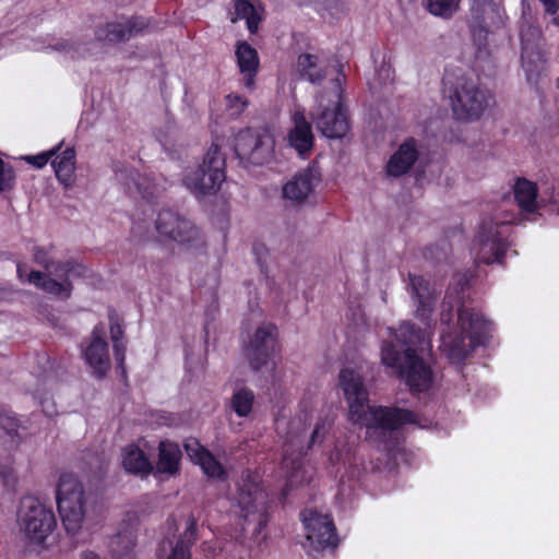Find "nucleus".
Masks as SVG:
<instances>
[{
    "label": "nucleus",
    "mask_w": 559,
    "mask_h": 559,
    "mask_svg": "<svg viewBox=\"0 0 559 559\" xmlns=\"http://www.w3.org/2000/svg\"><path fill=\"white\" fill-rule=\"evenodd\" d=\"M348 402L349 419L366 428L367 439L386 452L399 449L402 441L401 428L412 424L421 429L432 427V420L417 414L389 406L369 405L367 386H344Z\"/></svg>",
    "instance_id": "obj_1"
},
{
    "label": "nucleus",
    "mask_w": 559,
    "mask_h": 559,
    "mask_svg": "<svg viewBox=\"0 0 559 559\" xmlns=\"http://www.w3.org/2000/svg\"><path fill=\"white\" fill-rule=\"evenodd\" d=\"M391 341L381 347L382 362L391 368L405 384H432L436 376L430 366L417 355V346L425 333L414 323L403 322L396 330L390 329Z\"/></svg>",
    "instance_id": "obj_2"
},
{
    "label": "nucleus",
    "mask_w": 559,
    "mask_h": 559,
    "mask_svg": "<svg viewBox=\"0 0 559 559\" xmlns=\"http://www.w3.org/2000/svg\"><path fill=\"white\" fill-rule=\"evenodd\" d=\"M332 425L333 418L330 416L321 417L317 421L309 441L306 443V428L301 419H293L289 423L280 419L276 420L278 433H282L284 426H287V431L284 436L282 460V469L286 477V486L283 491L284 496H287L288 491L295 486L310 481L311 474L305 466L304 455L311 447L320 444L323 441Z\"/></svg>",
    "instance_id": "obj_3"
},
{
    "label": "nucleus",
    "mask_w": 559,
    "mask_h": 559,
    "mask_svg": "<svg viewBox=\"0 0 559 559\" xmlns=\"http://www.w3.org/2000/svg\"><path fill=\"white\" fill-rule=\"evenodd\" d=\"M442 85L443 97L459 121L478 120L489 106L490 93L461 68H447Z\"/></svg>",
    "instance_id": "obj_4"
},
{
    "label": "nucleus",
    "mask_w": 559,
    "mask_h": 559,
    "mask_svg": "<svg viewBox=\"0 0 559 559\" xmlns=\"http://www.w3.org/2000/svg\"><path fill=\"white\" fill-rule=\"evenodd\" d=\"M459 333L441 332L440 348L454 364L462 362L476 347L484 346L491 337L493 324L475 308L461 306L457 310Z\"/></svg>",
    "instance_id": "obj_5"
},
{
    "label": "nucleus",
    "mask_w": 559,
    "mask_h": 559,
    "mask_svg": "<svg viewBox=\"0 0 559 559\" xmlns=\"http://www.w3.org/2000/svg\"><path fill=\"white\" fill-rule=\"evenodd\" d=\"M33 255L45 272H29L27 282L47 294L68 299L73 290L71 278L86 277L88 274L87 267L78 260H53L45 247H35Z\"/></svg>",
    "instance_id": "obj_6"
},
{
    "label": "nucleus",
    "mask_w": 559,
    "mask_h": 559,
    "mask_svg": "<svg viewBox=\"0 0 559 559\" xmlns=\"http://www.w3.org/2000/svg\"><path fill=\"white\" fill-rule=\"evenodd\" d=\"M344 81L345 74L341 68L332 80L331 90L316 97L317 105L311 114L317 129L329 139H342L349 131V118L343 105Z\"/></svg>",
    "instance_id": "obj_7"
},
{
    "label": "nucleus",
    "mask_w": 559,
    "mask_h": 559,
    "mask_svg": "<svg viewBox=\"0 0 559 559\" xmlns=\"http://www.w3.org/2000/svg\"><path fill=\"white\" fill-rule=\"evenodd\" d=\"M57 507L66 531L80 532L86 513V495L82 483L72 473H62L56 491Z\"/></svg>",
    "instance_id": "obj_8"
},
{
    "label": "nucleus",
    "mask_w": 559,
    "mask_h": 559,
    "mask_svg": "<svg viewBox=\"0 0 559 559\" xmlns=\"http://www.w3.org/2000/svg\"><path fill=\"white\" fill-rule=\"evenodd\" d=\"M511 219L485 217L474 239L476 260L486 264L501 263L511 247Z\"/></svg>",
    "instance_id": "obj_9"
},
{
    "label": "nucleus",
    "mask_w": 559,
    "mask_h": 559,
    "mask_svg": "<svg viewBox=\"0 0 559 559\" xmlns=\"http://www.w3.org/2000/svg\"><path fill=\"white\" fill-rule=\"evenodd\" d=\"M17 525L31 546L43 547L57 526L53 511L33 497L21 501Z\"/></svg>",
    "instance_id": "obj_10"
},
{
    "label": "nucleus",
    "mask_w": 559,
    "mask_h": 559,
    "mask_svg": "<svg viewBox=\"0 0 559 559\" xmlns=\"http://www.w3.org/2000/svg\"><path fill=\"white\" fill-rule=\"evenodd\" d=\"M225 156L221 147L212 143L202 164L185 176V186L197 197L215 194L225 180Z\"/></svg>",
    "instance_id": "obj_11"
},
{
    "label": "nucleus",
    "mask_w": 559,
    "mask_h": 559,
    "mask_svg": "<svg viewBox=\"0 0 559 559\" xmlns=\"http://www.w3.org/2000/svg\"><path fill=\"white\" fill-rule=\"evenodd\" d=\"M155 229L164 240L187 248H199L204 243L201 229L189 218L170 209H163L155 219Z\"/></svg>",
    "instance_id": "obj_12"
},
{
    "label": "nucleus",
    "mask_w": 559,
    "mask_h": 559,
    "mask_svg": "<svg viewBox=\"0 0 559 559\" xmlns=\"http://www.w3.org/2000/svg\"><path fill=\"white\" fill-rule=\"evenodd\" d=\"M237 500L245 525L248 528L252 526V534L259 535L269 521L267 495L250 475H247L239 486Z\"/></svg>",
    "instance_id": "obj_13"
},
{
    "label": "nucleus",
    "mask_w": 559,
    "mask_h": 559,
    "mask_svg": "<svg viewBox=\"0 0 559 559\" xmlns=\"http://www.w3.org/2000/svg\"><path fill=\"white\" fill-rule=\"evenodd\" d=\"M234 148L240 163L262 165L272 157L274 139L265 129L247 128L235 136Z\"/></svg>",
    "instance_id": "obj_14"
},
{
    "label": "nucleus",
    "mask_w": 559,
    "mask_h": 559,
    "mask_svg": "<svg viewBox=\"0 0 559 559\" xmlns=\"http://www.w3.org/2000/svg\"><path fill=\"white\" fill-rule=\"evenodd\" d=\"M277 344V328L273 323L263 322L249 336L245 345V356L250 368L259 372L269 369Z\"/></svg>",
    "instance_id": "obj_15"
},
{
    "label": "nucleus",
    "mask_w": 559,
    "mask_h": 559,
    "mask_svg": "<svg viewBox=\"0 0 559 559\" xmlns=\"http://www.w3.org/2000/svg\"><path fill=\"white\" fill-rule=\"evenodd\" d=\"M306 531V537L313 550L336 548L338 536L333 520L328 514H320L316 510L306 509L300 513Z\"/></svg>",
    "instance_id": "obj_16"
},
{
    "label": "nucleus",
    "mask_w": 559,
    "mask_h": 559,
    "mask_svg": "<svg viewBox=\"0 0 559 559\" xmlns=\"http://www.w3.org/2000/svg\"><path fill=\"white\" fill-rule=\"evenodd\" d=\"M408 277V292L416 306V317L428 325L439 292L421 275L409 274Z\"/></svg>",
    "instance_id": "obj_17"
},
{
    "label": "nucleus",
    "mask_w": 559,
    "mask_h": 559,
    "mask_svg": "<svg viewBox=\"0 0 559 559\" xmlns=\"http://www.w3.org/2000/svg\"><path fill=\"white\" fill-rule=\"evenodd\" d=\"M83 356L86 364L92 368L93 373L100 380L110 368L108 344L104 338V328L96 325L93 329L91 338L83 348Z\"/></svg>",
    "instance_id": "obj_18"
},
{
    "label": "nucleus",
    "mask_w": 559,
    "mask_h": 559,
    "mask_svg": "<svg viewBox=\"0 0 559 559\" xmlns=\"http://www.w3.org/2000/svg\"><path fill=\"white\" fill-rule=\"evenodd\" d=\"M148 26L142 16H133L123 22H111L97 28L95 38L100 43H119L140 34Z\"/></svg>",
    "instance_id": "obj_19"
},
{
    "label": "nucleus",
    "mask_w": 559,
    "mask_h": 559,
    "mask_svg": "<svg viewBox=\"0 0 559 559\" xmlns=\"http://www.w3.org/2000/svg\"><path fill=\"white\" fill-rule=\"evenodd\" d=\"M321 180V173L319 167L314 164L309 165L307 168L298 171L289 181L283 187L284 198L300 202L309 197L314 187Z\"/></svg>",
    "instance_id": "obj_20"
},
{
    "label": "nucleus",
    "mask_w": 559,
    "mask_h": 559,
    "mask_svg": "<svg viewBox=\"0 0 559 559\" xmlns=\"http://www.w3.org/2000/svg\"><path fill=\"white\" fill-rule=\"evenodd\" d=\"M183 445L190 460L198 464L207 477L219 480L226 478L224 466L197 439H188Z\"/></svg>",
    "instance_id": "obj_21"
},
{
    "label": "nucleus",
    "mask_w": 559,
    "mask_h": 559,
    "mask_svg": "<svg viewBox=\"0 0 559 559\" xmlns=\"http://www.w3.org/2000/svg\"><path fill=\"white\" fill-rule=\"evenodd\" d=\"M419 157L417 141L406 139L400 144L385 165L386 175L399 178L406 175Z\"/></svg>",
    "instance_id": "obj_22"
},
{
    "label": "nucleus",
    "mask_w": 559,
    "mask_h": 559,
    "mask_svg": "<svg viewBox=\"0 0 559 559\" xmlns=\"http://www.w3.org/2000/svg\"><path fill=\"white\" fill-rule=\"evenodd\" d=\"M294 128L288 133V141L299 155L305 156L313 146L311 124L306 120L304 112L296 111L293 116Z\"/></svg>",
    "instance_id": "obj_23"
},
{
    "label": "nucleus",
    "mask_w": 559,
    "mask_h": 559,
    "mask_svg": "<svg viewBox=\"0 0 559 559\" xmlns=\"http://www.w3.org/2000/svg\"><path fill=\"white\" fill-rule=\"evenodd\" d=\"M373 380V366L362 358L346 361L338 373V384H366Z\"/></svg>",
    "instance_id": "obj_24"
},
{
    "label": "nucleus",
    "mask_w": 559,
    "mask_h": 559,
    "mask_svg": "<svg viewBox=\"0 0 559 559\" xmlns=\"http://www.w3.org/2000/svg\"><path fill=\"white\" fill-rule=\"evenodd\" d=\"M235 53L239 70L243 74L242 84L246 88L252 90L259 67L258 52L248 43L242 41L237 45Z\"/></svg>",
    "instance_id": "obj_25"
},
{
    "label": "nucleus",
    "mask_w": 559,
    "mask_h": 559,
    "mask_svg": "<svg viewBox=\"0 0 559 559\" xmlns=\"http://www.w3.org/2000/svg\"><path fill=\"white\" fill-rule=\"evenodd\" d=\"M329 68L328 59L317 53L305 52L299 55L297 69L302 78L311 83H321Z\"/></svg>",
    "instance_id": "obj_26"
},
{
    "label": "nucleus",
    "mask_w": 559,
    "mask_h": 559,
    "mask_svg": "<svg viewBox=\"0 0 559 559\" xmlns=\"http://www.w3.org/2000/svg\"><path fill=\"white\" fill-rule=\"evenodd\" d=\"M514 199L521 210V213L527 218L528 215L535 214L539 209L537 200V187L534 182L522 178L518 179L514 185Z\"/></svg>",
    "instance_id": "obj_27"
},
{
    "label": "nucleus",
    "mask_w": 559,
    "mask_h": 559,
    "mask_svg": "<svg viewBox=\"0 0 559 559\" xmlns=\"http://www.w3.org/2000/svg\"><path fill=\"white\" fill-rule=\"evenodd\" d=\"M181 451L177 443L171 441H160L158 445V461L156 473L175 475L179 469Z\"/></svg>",
    "instance_id": "obj_28"
},
{
    "label": "nucleus",
    "mask_w": 559,
    "mask_h": 559,
    "mask_svg": "<svg viewBox=\"0 0 559 559\" xmlns=\"http://www.w3.org/2000/svg\"><path fill=\"white\" fill-rule=\"evenodd\" d=\"M122 465L124 469L141 477H146L153 471V465L145 453L136 445L131 444L122 451Z\"/></svg>",
    "instance_id": "obj_29"
},
{
    "label": "nucleus",
    "mask_w": 559,
    "mask_h": 559,
    "mask_svg": "<svg viewBox=\"0 0 559 559\" xmlns=\"http://www.w3.org/2000/svg\"><path fill=\"white\" fill-rule=\"evenodd\" d=\"M521 59L523 67L526 71H537L546 62L545 52L540 49L538 44L533 39L526 37L524 31H521Z\"/></svg>",
    "instance_id": "obj_30"
},
{
    "label": "nucleus",
    "mask_w": 559,
    "mask_h": 559,
    "mask_svg": "<svg viewBox=\"0 0 559 559\" xmlns=\"http://www.w3.org/2000/svg\"><path fill=\"white\" fill-rule=\"evenodd\" d=\"M115 179L131 192L144 193L143 181L144 178L131 166L117 163L115 164Z\"/></svg>",
    "instance_id": "obj_31"
},
{
    "label": "nucleus",
    "mask_w": 559,
    "mask_h": 559,
    "mask_svg": "<svg viewBox=\"0 0 559 559\" xmlns=\"http://www.w3.org/2000/svg\"><path fill=\"white\" fill-rule=\"evenodd\" d=\"M56 176L60 182L69 185L75 169V151L72 147L66 148L51 162Z\"/></svg>",
    "instance_id": "obj_32"
},
{
    "label": "nucleus",
    "mask_w": 559,
    "mask_h": 559,
    "mask_svg": "<svg viewBox=\"0 0 559 559\" xmlns=\"http://www.w3.org/2000/svg\"><path fill=\"white\" fill-rule=\"evenodd\" d=\"M197 539V520L193 515L187 520L185 533L181 535L167 559H190V546Z\"/></svg>",
    "instance_id": "obj_33"
},
{
    "label": "nucleus",
    "mask_w": 559,
    "mask_h": 559,
    "mask_svg": "<svg viewBox=\"0 0 559 559\" xmlns=\"http://www.w3.org/2000/svg\"><path fill=\"white\" fill-rule=\"evenodd\" d=\"M238 20H246L247 27L251 34L258 32L261 19L255 8L248 0H236L235 13L230 21L236 23Z\"/></svg>",
    "instance_id": "obj_34"
},
{
    "label": "nucleus",
    "mask_w": 559,
    "mask_h": 559,
    "mask_svg": "<svg viewBox=\"0 0 559 559\" xmlns=\"http://www.w3.org/2000/svg\"><path fill=\"white\" fill-rule=\"evenodd\" d=\"M135 546V539L131 532H119L110 539V550L116 559H132L131 552Z\"/></svg>",
    "instance_id": "obj_35"
},
{
    "label": "nucleus",
    "mask_w": 559,
    "mask_h": 559,
    "mask_svg": "<svg viewBox=\"0 0 559 559\" xmlns=\"http://www.w3.org/2000/svg\"><path fill=\"white\" fill-rule=\"evenodd\" d=\"M488 4V0H473L472 2L469 26L475 36H483L487 34V23L485 14Z\"/></svg>",
    "instance_id": "obj_36"
},
{
    "label": "nucleus",
    "mask_w": 559,
    "mask_h": 559,
    "mask_svg": "<svg viewBox=\"0 0 559 559\" xmlns=\"http://www.w3.org/2000/svg\"><path fill=\"white\" fill-rule=\"evenodd\" d=\"M460 0H424L426 10L435 16L450 19L459 9Z\"/></svg>",
    "instance_id": "obj_37"
},
{
    "label": "nucleus",
    "mask_w": 559,
    "mask_h": 559,
    "mask_svg": "<svg viewBox=\"0 0 559 559\" xmlns=\"http://www.w3.org/2000/svg\"><path fill=\"white\" fill-rule=\"evenodd\" d=\"M316 10L323 19H338L347 8L343 0H313Z\"/></svg>",
    "instance_id": "obj_38"
},
{
    "label": "nucleus",
    "mask_w": 559,
    "mask_h": 559,
    "mask_svg": "<svg viewBox=\"0 0 559 559\" xmlns=\"http://www.w3.org/2000/svg\"><path fill=\"white\" fill-rule=\"evenodd\" d=\"M253 400V392L246 386L241 388L233 395L231 407L238 416L245 417L251 412Z\"/></svg>",
    "instance_id": "obj_39"
},
{
    "label": "nucleus",
    "mask_w": 559,
    "mask_h": 559,
    "mask_svg": "<svg viewBox=\"0 0 559 559\" xmlns=\"http://www.w3.org/2000/svg\"><path fill=\"white\" fill-rule=\"evenodd\" d=\"M123 331L118 322H110V337L114 345V356L119 367H123L126 358V343L122 340Z\"/></svg>",
    "instance_id": "obj_40"
},
{
    "label": "nucleus",
    "mask_w": 559,
    "mask_h": 559,
    "mask_svg": "<svg viewBox=\"0 0 559 559\" xmlns=\"http://www.w3.org/2000/svg\"><path fill=\"white\" fill-rule=\"evenodd\" d=\"M51 49L69 55L71 58H84L88 53V48L85 44L61 39L51 46Z\"/></svg>",
    "instance_id": "obj_41"
},
{
    "label": "nucleus",
    "mask_w": 559,
    "mask_h": 559,
    "mask_svg": "<svg viewBox=\"0 0 559 559\" xmlns=\"http://www.w3.org/2000/svg\"><path fill=\"white\" fill-rule=\"evenodd\" d=\"M204 369V364L201 355L193 353H186V380L188 382L199 381L200 376Z\"/></svg>",
    "instance_id": "obj_42"
},
{
    "label": "nucleus",
    "mask_w": 559,
    "mask_h": 559,
    "mask_svg": "<svg viewBox=\"0 0 559 559\" xmlns=\"http://www.w3.org/2000/svg\"><path fill=\"white\" fill-rule=\"evenodd\" d=\"M20 420L15 413L5 406H0V428L3 429L12 438L17 435Z\"/></svg>",
    "instance_id": "obj_43"
},
{
    "label": "nucleus",
    "mask_w": 559,
    "mask_h": 559,
    "mask_svg": "<svg viewBox=\"0 0 559 559\" xmlns=\"http://www.w3.org/2000/svg\"><path fill=\"white\" fill-rule=\"evenodd\" d=\"M226 110L233 118H238L248 107L249 100L237 94L226 96Z\"/></svg>",
    "instance_id": "obj_44"
},
{
    "label": "nucleus",
    "mask_w": 559,
    "mask_h": 559,
    "mask_svg": "<svg viewBox=\"0 0 559 559\" xmlns=\"http://www.w3.org/2000/svg\"><path fill=\"white\" fill-rule=\"evenodd\" d=\"M15 175L13 167L0 158V193L13 188Z\"/></svg>",
    "instance_id": "obj_45"
},
{
    "label": "nucleus",
    "mask_w": 559,
    "mask_h": 559,
    "mask_svg": "<svg viewBox=\"0 0 559 559\" xmlns=\"http://www.w3.org/2000/svg\"><path fill=\"white\" fill-rule=\"evenodd\" d=\"M58 148H59V146L56 148H52L51 151H49L47 153H43V154L35 155V156H27L25 159L29 164L34 165L35 167L41 168L49 162L50 157L56 154V150H58Z\"/></svg>",
    "instance_id": "obj_46"
},
{
    "label": "nucleus",
    "mask_w": 559,
    "mask_h": 559,
    "mask_svg": "<svg viewBox=\"0 0 559 559\" xmlns=\"http://www.w3.org/2000/svg\"><path fill=\"white\" fill-rule=\"evenodd\" d=\"M408 388H409V392H411L412 396L421 399V397L430 396L431 389H433L435 386L425 385V386H408Z\"/></svg>",
    "instance_id": "obj_47"
},
{
    "label": "nucleus",
    "mask_w": 559,
    "mask_h": 559,
    "mask_svg": "<svg viewBox=\"0 0 559 559\" xmlns=\"http://www.w3.org/2000/svg\"><path fill=\"white\" fill-rule=\"evenodd\" d=\"M547 14L555 15L559 10V0H538Z\"/></svg>",
    "instance_id": "obj_48"
},
{
    "label": "nucleus",
    "mask_w": 559,
    "mask_h": 559,
    "mask_svg": "<svg viewBox=\"0 0 559 559\" xmlns=\"http://www.w3.org/2000/svg\"><path fill=\"white\" fill-rule=\"evenodd\" d=\"M0 477L2 478L5 486H9L14 480L13 469L9 465L1 466Z\"/></svg>",
    "instance_id": "obj_49"
},
{
    "label": "nucleus",
    "mask_w": 559,
    "mask_h": 559,
    "mask_svg": "<svg viewBox=\"0 0 559 559\" xmlns=\"http://www.w3.org/2000/svg\"><path fill=\"white\" fill-rule=\"evenodd\" d=\"M449 297V293L447 294V297ZM453 308V305L448 301L447 299H444V301L442 302V313H441V322L442 324H448V322L450 321V317H451V310Z\"/></svg>",
    "instance_id": "obj_50"
},
{
    "label": "nucleus",
    "mask_w": 559,
    "mask_h": 559,
    "mask_svg": "<svg viewBox=\"0 0 559 559\" xmlns=\"http://www.w3.org/2000/svg\"><path fill=\"white\" fill-rule=\"evenodd\" d=\"M16 272L21 281H24V276L27 277L28 275V273L26 274L25 267L22 264H17Z\"/></svg>",
    "instance_id": "obj_51"
},
{
    "label": "nucleus",
    "mask_w": 559,
    "mask_h": 559,
    "mask_svg": "<svg viewBox=\"0 0 559 559\" xmlns=\"http://www.w3.org/2000/svg\"><path fill=\"white\" fill-rule=\"evenodd\" d=\"M82 559H99V557L93 551H84L82 552Z\"/></svg>",
    "instance_id": "obj_52"
},
{
    "label": "nucleus",
    "mask_w": 559,
    "mask_h": 559,
    "mask_svg": "<svg viewBox=\"0 0 559 559\" xmlns=\"http://www.w3.org/2000/svg\"><path fill=\"white\" fill-rule=\"evenodd\" d=\"M528 31H530V33H531V35H532L533 37L538 36V34H539V32H538L537 29H535V28H531V27H530V28H528Z\"/></svg>",
    "instance_id": "obj_53"
},
{
    "label": "nucleus",
    "mask_w": 559,
    "mask_h": 559,
    "mask_svg": "<svg viewBox=\"0 0 559 559\" xmlns=\"http://www.w3.org/2000/svg\"><path fill=\"white\" fill-rule=\"evenodd\" d=\"M460 286H461V289H464V286L467 285V280L465 278H461L460 282H459Z\"/></svg>",
    "instance_id": "obj_54"
},
{
    "label": "nucleus",
    "mask_w": 559,
    "mask_h": 559,
    "mask_svg": "<svg viewBox=\"0 0 559 559\" xmlns=\"http://www.w3.org/2000/svg\"><path fill=\"white\" fill-rule=\"evenodd\" d=\"M552 23H554L555 25L559 26V16H555V17L552 19Z\"/></svg>",
    "instance_id": "obj_55"
},
{
    "label": "nucleus",
    "mask_w": 559,
    "mask_h": 559,
    "mask_svg": "<svg viewBox=\"0 0 559 559\" xmlns=\"http://www.w3.org/2000/svg\"><path fill=\"white\" fill-rule=\"evenodd\" d=\"M558 87H559V78H558Z\"/></svg>",
    "instance_id": "obj_56"
}]
</instances>
